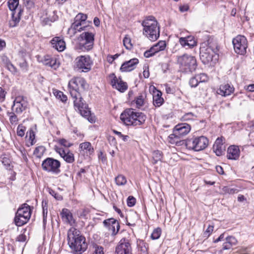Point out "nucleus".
Returning a JSON list of instances; mask_svg holds the SVG:
<instances>
[{"label":"nucleus","mask_w":254,"mask_h":254,"mask_svg":"<svg viewBox=\"0 0 254 254\" xmlns=\"http://www.w3.org/2000/svg\"><path fill=\"white\" fill-rule=\"evenodd\" d=\"M199 83L196 75L192 77L189 81V84L191 87H195Z\"/></svg>","instance_id":"obj_48"},{"label":"nucleus","mask_w":254,"mask_h":254,"mask_svg":"<svg viewBox=\"0 0 254 254\" xmlns=\"http://www.w3.org/2000/svg\"><path fill=\"white\" fill-rule=\"evenodd\" d=\"M1 60L2 63L5 65L6 67H7L9 64L11 63L9 60L6 56L2 57Z\"/></svg>","instance_id":"obj_59"},{"label":"nucleus","mask_w":254,"mask_h":254,"mask_svg":"<svg viewBox=\"0 0 254 254\" xmlns=\"http://www.w3.org/2000/svg\"><path fill=\"white\" fill-rule=\"evenodd\" d=\"M138 254H148V244L143 241H141L138 244Z\"/></svg>","instance_id":"obj_32"},{"label":"nucleus","mask_w":254,"mask_h":254,"mask_svg":"<svg viewBox=\"0 0 254 254\" xmlns=\"http://www.w3.org/2000/svg\"><path fill=\"white\" fill-rule=\"evenodd\" d=\"M16 240L19 242H24L26 240V236L24 234H20L17 236Z\"/></svg>","instance_id":"obj_58"},{"label":"nucleus","mask_w":254,"mask_h":254,"mask_svg":"<svg viewBox=\"0 0 254 254\" xmlns=\"http://www.w3.org/2000/svg\"><path fill=\"white\" fill-rule=\"evenodd\" d=\"M191 128H174L173 135L180 138L186 136L190 131Z\"/></svg>","instance_id":"obj_30"},{"label":"nucleus","mask_w":254,"mask_h":254,"mask_svg":"<svg viewBox=\"0 0 254 254\" xmlns=\"http://www.w3.org/2000/svg\"><path fill=\"white\" fill-rule=\"evenodd\" d=\"M240 156V150L238 146L232 145L227 150V158L231 160H237Z\"/></svg>","instance_id":"obj_24"},{"label":"nucleus","mask_w":254,"mask_h":254,"mask_svg":"<svg viewBox=\"0 0 254 254\" xmlns=\"http://www.w3.org/2000/svg\"><path fill=\"white\" fill-rule=\"evenodd\" d=\"M138 63V60L133 58L128 61L124 63L120 68L122 72L130 71L134 68V66Z\"/></svg>","instance_id":"obj_21"},{"label":"nucleus","mask_w":254,"mask_h":254,"mask_svg":"<svg viewBox=\"0 0 254 254\" xmlns=\"http://www.w3.org/2000/svg\"><path fill=\"white\" fill-rule=\"evenodd\" d=\"M213 226L209 225L207 229L203 233V237L208 238L213 231Z\"/></svg>","instance_id":"obj_53"},{"label":"nucleus","mask_w":254,"mask_h":254,"mask_svg":"<svg viewBox=\"0 0 254 254\" xmlns=\"http://www.w3.org/2000/svg\"><path fill=\"white\" fill-rule=\"evenodd\" d=\"M177 62L183 69L191 72L195 70L197 66L195 57L188 54L178 57Z\"/></svg>","instance_id":"obj_8"},{"label":"nucleus","mask_w":254,"mask_h":254,"mask_svg":"<svg viewBox=\"0 0 254 254\" xmlns=\"http://www.w3.org/2000/svg\"><path fill=\"white\" fill-rule=\"evenodd\" d=\"M59 143L65 147H69L72 145V143H70L65 139H60L58 141Z\"/></svg>","instance_id":"obj_52"},{"label":"nucleus","mask_w":254,"mask_h":254,"mask_svg":"<svg viewBox=\"0 0 254 254\" xmlns=\"http://www.w3.org/2000/svg\"><path fill=\"white\" fill-rule=\"evenodd\" d=\"M27 106V102L23 96L16 97L11 107L12 111L17 114H21L25 110Z\"/></svg>","instance_id":"obj_14"},{"label":"nucleus","mask_w":254,"mask_h":254,"mask_svg":"<svg viewBox=\"0 0 254 254\" xmlns=\"http://www.w3.org/2000/svg\"><path fill=\"white\" fill-rule=\"evenodd\" d=\"M155 53L153 52L151 48H150L149 50L146 51L144 53V56L146 58L151 57L155 55Z\"/></svg>","instance_id":"obj_56"},{"label":"nucleus","mask_w":254,"mask_h":254,"mask_svg":"<svg viewBox=\"0 0 254 254\" xmlns=\"http://www.w3.org/2000/svg\"><path fill=\"white\" fill-rule=\"evenodd\" d=\"M163 158L162 153L159 151L156 150L152 153L153 163L156 164L158 161H161Z\"/></svg>","instance_id":"obj_36"},{"label":"nucleus","mask_w":254,"mask_h":254,"mask_svg":"<svg viewBox=\"0 0 254 254\" xmlns=\"http://www.w3.org/2000/svg\"><path fill=\"white\" fill-rule=\"evenodd\" d=\"M116 254H132V249L129 241L122 239L116 249Z\"/></svg>","instance_id":"obj_16"},{"label":"nucleus","mask_w":254,"mask_h":254,"mask_svg":"<svg viewBox=\"0 0 254 254\" xmlns=\"http://www.w3.org/2000/svg\"><path fill=\"white\" fill-rule=\"evenodd\" d=\"M109 78L111 80V84L113 88L121 92H124L127 89V83L122 81L120 78L118 79L115 73L110 74L109 75Z\"/></svg>","instance_id":"obj_15"},{"label":"nucleus","mask_w":254,"mask_h":254,"mask_svg":"<svg viewBox=\"0 0 254 254\" xmlns=\"http://www.w3.org/2000/svg\"><path fill=\"white\" fill-rule=\"evenodd\" d=\"M79 151H83L87 154L91 155L94 153V149L89 142H84L79 144Z\"/></svg>","instance_id":"obj_29"},{"label":"nucleus","mask_w":254,"mask_h":254,"mask_svg":"<svg viewBox=\"0 0 254 254\" xmlns=\"http://www.w3.org/2000/svg\"><path fill=\"white\" fill-rule=\"evenodd\" d=\"M116 184L118 186L125 185L127 183L126 178L122 175H119L115 178Z\"/></svg>","instance_id":"obj_41"},{"label":"nucleus","mask_w":254,"mask_h":254,"mask_svg":"<svg viewBox=\"0 0 254 254\" xmlns=\"http://www.w3.org/2000/svg\"><path fill=\"white\" fill-rule=\"evenodd\" d=\"M67 244L73 254H82L88 248L85 237L77 229L71 227L67 233Z\"/></svg>","instance_id":"obj_2"},{"label":"nucleus","mask_w":254,"mask_h":254,"mask_svg":"<svg viewBox=\"0 0 254 254\" xmlns=\"http://www.w3.org/2000/svg\"><path fill=\"white\" fill-rule=\"evenodd\" d=\"M217 52V46L212 47L208 44L207 47H202L200 49V58L204 64H207L212 61L213 57Z\"/></svg>","instance_id":"obj_12"},{"label":"nucleus","mask_w":254,"mask_h":254,"mask_svg":"<svg viewBox=\"0 0 254 254\" xmlns=\"http://www.w3.org/2000/svg\"><path fill=\"white\" fill-rule=\"evenodd\" d=\"M14 112H8L10 123L12 126H16L18 123V118Z\"/></svg>","instance_id":"obj_40"},{"label":"nucleus","mask_w":254,"mask_h":254,"mask_svg":"<svg viewBox=\"0 0 254 254\" xmlns=\"http://www.w3.org/2000/svg\"><path fill=\"white\" fill-rule=\"evenodd\" d=\"M189 6L187 4L181 5L179 7V9L181 12H185L189 10Z\"/></svg>","instance_id":"obj_63"},{"label":"nucleus","mask_w":254,"mask_h":254,"mask_svg":"<svg viewBox=\"0 0 254 254\" xmlns=\"http://www.w3.org/2000/svg\"><path fill=\"white\" fill-rule=\"evenodd\" d=\"M56 151L59 153L60 156L65 160L67 163H71L74 161V156L73 154L69 150H64L62 148H58Z\"/></svg>","instance_id":"obj_18"},{"label":"nucleus","mask_w":254,"mask_h":254,"mask_svg":"<svg viewBox=\"0 0 254 254\" xmlns=\"http://www.w3.org/2000/svg\"><path fill=\"white\" fill-rule=\"evenodd\" d=\"M127 205L129 207L133 206L136 203V199L132 196H129L127 198Z\"/></svg>","instance_id":"obj_51"},{"label":"nucleus","mask_w":254,"mask_h":254,"mask_svg":"<svg viewBox=\"0 0 254 254\" xmlns=\"http://www.w3.org/2000/svg\"><path fill=\"white\" fill-rule=\"evenodd\" d=\"M179 138L173 135V133L171 134L168 137V141L172 144L177 145H181L182 142L183 143H185V140L179 141Z\"/></svg>","instance_id":"obj_34"},{"label":"nucleus","mask_w":254,"mask_h":254,"mask_svg":"<svg viewBox=\"0 0 254 254\" xmlns=\"http://www.w3.org/2000/svg\"><path fill=\"white\" fill-rule=\"evenodd\" d=\"M61 163L53 158H47L42 163L43 170L53 174H58L61 172Z\"/></svg>","instance_id":"obj_11"},{"label":"nucleus","mask_w":254,"mask_h":254,"mask_svg":"<svg viewBox=\"0 0 254 254\" xmlns=\"http://www.w3.org/2000/svg\"><path fill=\"white\" fill-rule=\"evenodd\" d=\"M57 98L60 99L63 102H65L67 100V96L64 95L63 92L57 91L54 93Z\"/></svg>","instance_id":"obj_46"},{"label":"nucleus","mask_w":254,"mask_h":254,"mask_svg":"<svg viewBox=\"0 0 254 254\" xmlns=\"http://www.w3.org/2000/svg\"><path fill=\"white\" fill-rule=\"evenodd\" d=\"M52 47L59 52L63 51L65 48V43L59 37H55L51 41Z\"/></svg>","instance_id":"obj_20"},{"label":"nucleus","mask_w":254,"mask_h":254,"mask_svg":"<svg viewBox=\"0 0 254 254\" xmlns=\"http://www.w3.org/2000/svg\"><path fill=\"white\" fill-rule=\"evenodd\" d=\"M45 151V148L43 146H39L36 147L33 153L36 157L40 158L43 155Z\"/></svg>","instance_id":"obj_39"},{"label":"nucleus","mask_w":254,"mask_h":254,"mask_svg":"<svg viewBox=\"0 0 254 254\" xmlns=\"http://www.w3.org/2000/svg\"><path fill=\"white\" fill-rule=\"evenodd\" d=\"M68 86L75 109L78 110L82 116L87 118L90 122H94V119L90 117L91 112L87 105L83 103L80 93V88L83 90L88 88V84L85 80L82 77H74L69 81Z\"/></svg>","instance_id":"obj_1"},{"label":"nucleus","mask_w":254,"mask_h":254,"mask_svg":"<svg viewBox=\"0 0 254 254\" xmlns=\"http://www.w3.org/2000/svg\"><path fill=\"white\" fill-rule=\"evenodd\" d=\"M226 241L229 243L232 247L235 246L237 243V239L233 236H228L226 238Z\"/></svg>","instance_id":"obj_49"},{"label":"nucleus","mask_w":254,"mask_h":254,"mask_svg":"<svg viewBox=\"0 0 254 254\" xmlns=\"http://www.w3.org/2000/svg\"><path fill=\"white\" fill-rule=\"evenodd\" d=\"M87 18L86 14L79 13L74 18V21L72 23L70 27L68 30L69 33H71L72 35H75L77 32L86 30L87 27L89 26L84 25V23Z\"/></svg>","instance_id":"obj_10"},{"label":"nucleus","mask_w":254,"mask_h":254,"mask_svg":"<svg viewBox=\"0 0 254 254\" xmlns=\"http://www.w3.org/2000/svg\"><path fill=\"white\" fill-rule=\"evenodd\" d=\"M199 82H205L208 81V77L205 73H200L196 75Z\"/></svg>","instance_id":"obj_50"},{"label":"nucleus","mask_w":254,"mask_h":254,"mask_svg":"<svg viewBox=\"0 0 254 254\" xmlns=\"http://www.w3.org/2000/svg\"><path fill=\"white\" fill-rule=\"evenodd\" d=\"M43 63L45 65L49 66L54 69H56L59 66V63L57 62V59L52 58L49 55L44 57Z\"/></svg>","instance_id":"obj_27"},{"label":"nucleus","mask_w":254,"mask_h":254,"mask_svg":"<svg viewBox=\"0 0 254 254\" xmlns=\"http://www.w3.org/2000/svg\"><path fill=\"white\" fill-rule=\"evenodd\" d=\"M19 4V0H8V6L9 9L12 12L17 11V9H20L17 8Z\"/></svg>","instance_id":"obj_37"},{"label":"nucleus","mask_w":254,"mask_h":254,"mask_svg":"<svg viewBox=\"0 0 254 254\" xmlns=\"http://www.w3.org/2000/svg\"><path fill=\"white\" fill-rule=\"evenodd\" d=\"M89 213V210L88 208H82L77 211V215L81 218L87 219V216Z\"/></svg>","instance_id":"obj_43"},{"label":"nucleus","mask_w":254,"mask_h":254,"mask_svg":"<svg viewBox=\"0 0 254 254\" xmlns=\"http://www.w3.org/2000/svg\"><path fill=\"white\" fill-rule=\"evenodd\" d=\"M19 66L23 70H27V64L25 61H23L21 63H19Z\"/></svg>","instance_id":"obj_61"},{"label":"nucleus","mask_w":254,"mask_h":254,"mask_svg":"<svg viewBox=\"0 0 254 254\" xmlns=\"http://www.w3.org/2000/svg\"><path fill=\"white\" fill-rule=\"evenodd\" d=\"M161 229L160 228L155 229L151 234V238L152 240H157L159 239L161 234Z\"/></svg>","instance_id":"obj_45"},{"label":"nucleus","mask_w":254,"mask_h":254,"mask_svg":"<svg viewBox=\"0 0 254 254\" xmlns=\"http://www.w3.org/2000/svg\"><path fill=\"white\" fill-rule=\"evenodd\" d=\"M93 252L92 254H104V248L96 243L92 244Z\"/></svg>","instance_id":"obj_38"},{"label":"nucleus","mask_w":254,"mask_h":254,"mask_svg":"<svg viewBox=\"0 0 254 254\" xmlns=\"http://www.w3.org/2000/svg\"><path fill=\"white\" fill-rule=\"evenodd\" d=\"M246 89L250 92H254V84H249L247 86Z\"/></svg>","instance_id":"obj_64"},{"label":"nucleus","mask_w":254,"mask_h":254,"mask_svg":"<svg viewBox=\"0 0 254 254\" xmlns=\"http://www.w3.org/2000/svg\"><path fill=\"white\" fill-rule=\"evenodd\" d=\"M103 224L105 226L108 228L113 235H115L120 229V227L119 222L114 218L104 220Z\"/></svg>","instance_id":"obj_17"},{"label":"nucleus","mask_w":254,"mask_h":254,"mask_svg":"<svg viewBox=\"0 0 254 254\" xmlns=\"http://www.w3.org/2000/svg\"><path fill=\"white\" fill-rule=\"evenodd\" d=\"M24 3L28 9H30L34 7V2L32 0H24Z\"/></svg>","instance_id":"obj_54"},{"label":"nucleus","mask_w":254,"mask_h":254,"mask_svg":"<svg viewBox=\"0 0 254 254\" xmlns=\"http://www.w3.org/2000/svg\"><path fill=\"white\" fill-rule=\"evenodd\" d=\"M21 9H17V11H13L11 14V19L9 21V25L10 27H15L19 23L20 19Z\"/></svg>","instance_id":"obj_28"},{"label":"nucleus","mask_w":254,"mask_h":254,"mask_svg":"<svg viewBox=\"0 0 254 254\" xmlns=\"http://www.w3.org/2000/svg\"><path fill=\"white\" fill-rule=\"evenodd\" d=\"M143 27V34L149 40L155 41L160 36V28L155 17L150 16L142 21L141 23Z\"/></svg>","instance_id":"obj_3"},{"label":"nucleus","mask_w":254,"mask_h":254,"mask_svg":"<svg viewBox=\"0 0 254 254\" xmlns=\"http://www.w3.org/2000/svg\"><path fill=\"white\" fill-rule=\"evenodd\" d=\"M138 218L137 215L135 212L129 213L127 217V224L129 226H134L135 222Z\"/></svg>","instance_id":"obj_31"},{"label":"nucleus","mask_w":254,"mask_h":254,"mask_svg":"<svg viewBox=\"0 0 254 254\" xmlns=\"http://www.w3.org/2000/svg\"><path fill=\"white\" fill-rule=\"evenodd\" d=\"M121 120L126 126H139L143 124L146 116L141 113L134 112L132 109H127L121 115Z\"/></svg>","instance_id":"obj_4"},{"label":"nucleus","mask_w":254,"mask_h":254,"mask_svg":"<svg viewBox=\"0 0 254 254\" xmlns=\"http://www.w3.org/2000/svg\"><path fill=\"white\" fill-rule=\"evenodd\" d=\"M61 215L63 220H64L66 223L72 225L75 224V221L73 218L72 214L67 208H64L61 213Z\"/></svg>","instance_id":"obj_25"},{"label":"nucleus","mask_w":254,"mask_h":254,"mask_svg":"<svg viewBox=\"0 0 254 254\" xmlns=\"http://www.w3.org/2000/svg\"><path fill=\"white\" fill-rule=\"evenodd\" d=\"M108 140L110 144L113 146H116L117 141L115 137L112 135H109L108 137Z\"/></svg>","instance_id":"obj_55"},{"label":"nucleus","mask_w":254,"mask_h":254,"mask_svg":"<svg viewBox=\"0 0 254 254\" xmlns=\"http://www.w3.org/2000/svg\"><path fill=\"white\" fill-rule=\"evenodd\" d=\"M31 215L30 206L24 203L17 209L14 217V222L17 226L20 227L25 224L29 221Z\"/></svg>","instance_id":"obj_6"},{"label":"nucleus","mask_w":254,"mask_h":254,"mask_svg":"<svg viewBox=\"0 0 254 254\" xmlns=\"http://www.w3.org/2000/svg\"><path fill=\"white\" fill-rule=\"evenodd\" d=\"M208 144V140L204 136L196 137L185 140L187 148L195 151H199L206 148Z\"/></svg>","instance_id":"obj_7"},{"label":"nucleus","mask_w":254,"mask_h":254,"mask_svg":"<svg viewBox=\"0 0 254 254\" xmlns=\"http://www.w3.org/2000/svg\"><path fill=\"white\" fill-rule=\"evenodd\" d=\"M233 44L235 52L238 54L244 55L246 53L247 40L242 35H238L233 40Z\"/></svg>","instance_id":"obj_13"},{"label":"nucleus","mask_w":254,"mask_h":254,"mask_svg":"<svg viewBox=\"0 0 254 254\" xmlns=\"http://www.w3.org/2000/svg\"><path fill=\"white\" fill-rule=\"evenodd\" d=\"M50 194H51L57 200H62L63 199V197L62 195L57 194L55 191L52 190L50 192Z\"/></svg>","instance_id":"obj_60"},{"label":"nucleus","mask_w":254,"mask_h":254,"mask_svg":"<svg viewBox=\"0 0 254 254\" xmlns=\"http://www.w3.org/2000/svg\"><path fill=\"white\" fill-rule=\"evenodd\" d=\"M179 42L183 47L187 46L190 48H193L196 45V42L194 40L193 37L191 36L181 37L179 39Z\"/></svg>","instance_id":"obj_26"},{"label":"nucleus","mask_w":254,"mask_h":254,"mask_svg":"<svg viewBox=\"0 0 254 254\" xmlns=\"http://www.w3.org/2000/svg\"><path fill=\"white\" fill-rule=\"evenodd\" d=\"M124 45L127 49L130 50L132 48L131 39L128 35H126L123 40Z\"/></svg>","instance_id":"obj_42"},{"label":"nucleus","mask_w":254,"mask_h":254,"mask_svg":"<svg viewBox=\"0 0 254 254\" xmlns=\"http://www.w3.org/2000/svg\"><path fill=\"white\" fill-rule=\"evenodd\" d=\"M134 102L135 104L136 108H141L145 104L144 96L142 94L138 95L135 98Z\"/></svg>","instance_id":"obj_35"},{"label":"nucleus","mask_w":254,"mask_h":254,"mask_svg":"<svg viewBox=\"0 0 254 254\" xmlns=\"http://www.w3.org/2000/svg\"><path fill=\"white\" fill-rule=\"evenodd\" d=\"M87 31L81 33L78 38L79 42V46L82 50L89 51L92 49L94 42L95 33L94 28L90 26L86 28Z\"/></svg>","instance_id":"obj_5"},{"label":"nucleus","mask_w":254,"mask_h":254,"mask_svg":"<svg viewBox=\"0 0 254 254\" xmlns=\"http://www.w3.org/2000/svg\"><path fill=\"white\" fill-rule=\"evenodd\" d=\"M29 136V140L31 141V145H33L36 142L35 139V132L30 129L29 131H27L26 133V137Z\"/></svg>","instance_id":"obj_44"},{"label":"nucleus","mask_w":254,"mask_h":254,"mask_svg":"<svg viewBox=\"0 0 254 254\" xmlns=\"http://www.w3.org/2000/svg\"><path fill=\"white\" fill-rule=\"evenodd\" d=\"M234 91L233 85L228 83L221 84L217 90V93L222 96H227L231 94Z\"/></svg>","instance_id":"obj_19"},{"label":"nucleus","mask_w":254,"mask_h":254,"mask_svg":"<svg viewBox=\"0 0 254 254\" xmlns=\"http://www.w3.org/2000/svg\"><path fill=\"white\" fill-rule=\"evenodd\" d=\"M223 191L225 193L233 194L238 192V190L236 188H232L229 187H224L222 189Z\"/></svg>","instance_id":"obj_47"},{"label":"nucleus","mask_w":254,"mask_h":254,"mask_svg":"<svg viewBox=\"0 0 254 254\" xmlns=\"http://www.w3.org/2000/svg\"><path fill=\"white\" fill-rule=\"evenodd\" d=\"M232 247L226 241L223 243L222 245V250H230Z\"/></svg>","instance_id":"obj_62"},{"label":"nucleus","mask_w":254,"mask_h":254,"mask_svg":"<svg viewBox=\"0 0 254 254\" xmlns=\"http://www.w3.org/2000/svg\"><path fill=\"white\" fill-rule=\"evenodd\" d=\"M162 92L157 90L155 87H153V105L155 107H159L164 103V99L162 97Z\"/></svg>","instance_id":"obj_23"},{"label":"nucleus","mask_w":254,"mask_h":254,"mask_svg":"<svg viewBox=\"0 0 254 254\" xmlns=\"http://www.w3.org/2000/svg\"><path fill=\"white\" fill-rule=\"evenodd\" d=\"M223 139L222 137L217 138L213 146V151L217 156L222 155L225 150L223 143Z\"/></svg>","instance_id":"obj_22"},{"label":"nucleus","mask_w":254,"mask_h":254,"mask_svg":"<svg viewBox=\"0 0 254 254\" xmlns=\"http://www.w3.org/2000/svg\"><path fill=\"white\" fill-rule=\"evenodd\" d=\"M92 64L89 56H80L75 59L73 67L79 72H87L91 69Z\"/></svg>","instance_id":"obj_9"},{"label":"nucleus","mask_w":254,"mask_h":254,"mask_svg":"<svg viewBox=\"0 0 254 254\" xmlns=\"http://www.w3.org/2000/svg\"><path fill=\"white\" fill-rule=\"evenodd\" d=\"M6 68L14 74L16 73L17 71L16 68L11 63L9 64Z\"/></svg>","instance_id":"obj_57"},{"label":"nucleus","mask_w":254,"mask_h":254,"mask_svg":"<svg viewBox=\"0 0 254 254\" xmlns=\"http://www.w3.org/2000/svg\"><path fill=\"white\" fill-rule=\"evenodd\" d=\"M166 46V43L164 41H160L151 48L154 53H156L159 51L164 50Z\"/></svg>","instance_id":"obj_33"}]
</instances>
